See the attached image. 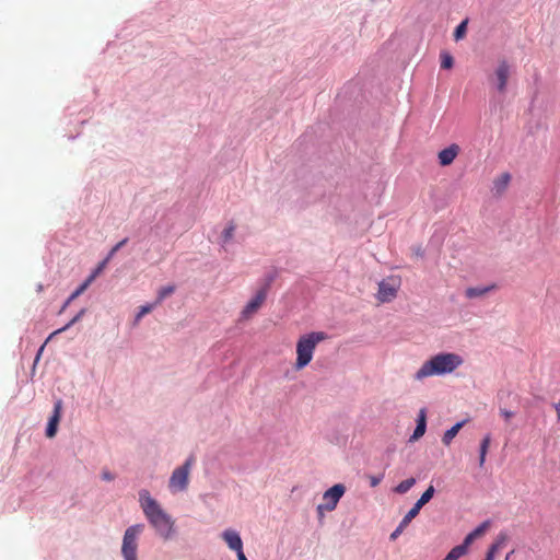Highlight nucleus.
<instances>
[{
	"label": "nucleus",
	"mask_w": 560,
	"mask_h": 560,
	"mask_svg": "<svg viewBox=\"0 0 560 560\" xmlns=\"http://www.w3.org/2000/svg\"><path fill=\"white\" fill-rule=\"evenodd\" d=\"M511 182V175L509 173L501 174L493 182V191L495 195L501 196L508 188Z\"/></svg>",
	"instance_id": "obj_16"
},
{
	"label": "nucleus",
	"mask_w": 560,
	"mask_h": 560,
	"mask_svg": "<svg viewBox=\"0 0 560 560\" xmlns=\"http://www.w3.org/2000/svg\"><path fill=\"white\" fill-rule=\"evenodd\" d=\"M194 457L190 456L189 458H187L184 465L177 467L173 471L168 481V487L172 492L184 491L187 489L189 482V472L194 464Z\"/></svg>",
	"instance_id": "obj_5"
},
{
	"label": "nucleus",
	"mask_w": 560,
	"mask_h": 560,
	"mask_svg": "<svg viewBox=\"0 0 560 560\" xmlns=\"http://www.w3.org/2000/svg\"><path fill=\"white\" fill-rule=\"evenodd\" d=\"M490 523L489 521H486L483 523H481L476 529H474L471 533H469L462 545H459L460 547H465V551L467 552L468 551V547L479 537H481L486 530L488 529Z\"/></svg>",
	"instance_id": "obj_14"
},
{
	"label": "nucleus",
	"mask_w": 560,
	"mask_h": 560,
	"mask_svg": "<svg viewBox=\"0 0 560 560\" xmlns=\"http://www.w3.org/2000/svg\"><path fill=\"white\" fill-rule=\"evenodd\" d=\"M128 242V238H124L122 241L118 242L108 253L107 257H109V260L114 257V255Z\"/></svg>",
	"instance_id": "obj_31"
},
{
	"label": "nucleus",
	"mask_w": 560,
	"mask_h": 560,
	"mask_svg": "<svg viewBox=\"0 0 560 560\" xmlns=\"http://www.w3.org/2000/svg\"><path fill=\"white\" fill-rule=\"evenodd\" d=\"M427 423H425V411L423 409L420 410L419 418L417 421V427L411 435L410 440L416 441L420 439L425 432Z\"/></svg>",
	"instance_id": "obj_17"
},
{
	"label": "nucleus",
	"mask_w": 560,
	"mask_h": 560,
	"mask_svg": "<svg viewBox=\"0 0 560 560\" xmlns=\"http://www.w3.org/2000/svg\"><path fill=\"white\" fill-rule=\"evenodd\" d=\"M454 65V59L448 52L441 54V68L451 69Z\"/></svg>",
	"instance_id": "obj_28"
},
{
	"label": "nucleus",
	"mask_w": 560,
	"mask_h": 560,
	"mask_svg": "<svg viewBox=\"0 0 560 560\" xmlns=\"http://www.w3.org/2000/svg\"><path fill=\"white\" fill-rule=\"evenodd\" d=\"M466 31H467V20L463 21L456 28H455V32H454V37L456 40H459L462 39L465 34H466Z\"/></svg>",
	"instance_id": "obj_29"
},
{
	"label": "nucleus",
	"mask_w": 560,
	"mask_h": 560,
	"mask_svg": "<svg viewBox=\"0 0 560 560\" xmlns=\"http://www.w3.org/2000/svg\"><path fill=\"white\" fill-rule=\"evenodd\" d=\"M460 151V148L458 144L453 143L448 145L447 148L441 150L438 154L439 163L441 166H448L451 165L456 156L458 155Z\"/></svg>",
	"instance_id": "obj_11"
},
{
	"label": "nucleus",
	"mask_w": 560,
	"mask_h": 560,
	"mask_svg": "<svg viewBox=\"0 0 560 560\" xmlns=\"http://www.w3.org/2000/svg\"><path fill=\"white\" fill-rule=\"evenodd\" d=\"M407 526H402V522L399 523L397 528L390 534V539L395 540L406 528Z\"/></svg>",
	"instance_id": "obj_33"
},
{
	"label": "nucleus",
	"mask_w": 560,
	"mask_h": 560,
	"mask_svg": "<svg viewBox=\"0 0 560 560\" xmlns=\"http://www.w3.org/2000/svg\"><path fill=\"white\" fill-rule=\"evenodd\" d=\"M463 363V358L457 353H439L422 364V366L415 374V378L421 381L433 375L450 374L458 369Z\"/></svg>",
	"instance_id": "obj_2"
},
{
	"label": "nucleus",
	"mask_w": 560,
	"mask_h": 560,
	"mask_svg": "<svg viewBox=\"0 0 560 560\" xmlns=\"http://www.w3.org/2000/svg\"><path fill=\"white\" fill-rule=\"evenodd\" d=\"M72 301L73 300H70V296H69L68 300L65 302L63 306L61 307L60 312H63Z\"/></svg>",
	"instance_id": "obj_39"
},
{
	"label": "nucleus",
	"mask_w": 560,
	"mask_h": 560,
	"mask_svg": "<svg viewBox=\"0 0 560 560\" xmlns=\"http://www.w3.org/2000/svg\"><path fill=\"white\" fill-rule=\"evenodd\" d=\"M495 288V284L487 287H470L465 290V295L467 299H477L485 296L487 293L493 291Z\"/></svg>",
	"instance_id": "obj_15"
},
{
	"label": "nucleus",
	"mask_w": 560,
	"mask_h": 560,
	"mask_svg": "<svg viewBox=\"0 0 560 560\" xmlns=\"http://www.w3.org/2000/svg\"><path fill=\"white\" fill-rule=\"evenodd\" d=\"M235 231V224L233 222H230L229 225L224 229L222 233L223 242L226 243L230 240H232Z\"/></svg>",
	"instance_id": "obj_30"
},
{
	"label": "nucleus",
	"mask_w": 560,
	"mask_h": 560,
	"mask_svg": "<svg viewBox=\"0 0 560 560\" xmlns=\"http://www.w3.org/2000/svg\"><path fill=\"white\" fill-rule=\"evenodd\" d=\"M175 291V285H166L159 290L155 305H160L164 299L172 295Z\"/></svg>",
	"instance_id": "obj_21"
},
{
	"label": "nucleus",
	"mask_w": 560,
	"mask_h": 560,
	"mask_svg": "<svg viewBox=\"0 0 560 560\" xmlns=\"http://www.w3.org/2000/svg\"><path fill=\"white\" fill-rule=\"evenodd\" d=\"M383 479V475L380 476H369L371 487H376Z\"/></svg>",
	"instance_id": "obj_34"
},
{
	"label": "nucleus",
	"mask_w": 560,
	"mask_h": 560,
	"mask_svg": "<svg viewBox=\"0 0 560 560\" xmlns=\"http://www.w3.org/2000/svg\"><path fill=\"white\" fill-rule=\"evenodd\" d=\"M435 489L431 485L428 487V489L421 494L419 500L416 502L418 506L422 508L424 506L434 495Z\"/></svg>",
	"instance_id": "obj_23"
},
{
	"label": "nucleus",
	"mask_w": 560,
	"mask_h": 560,
	"mask_svg": "<svg viewBox=\"0 0 560 560\" xmlns=\"http://www.w3.org/2000/svg\"><path fill=\"white\" fill-rule=\"evenodd\" d=\"M506 535L505 534H500L495 541L491 545V547L489 548L488 550V553H491L492 557L494 558V555L495 552L500 549V548H503L505 542H506Z\"/></svg>",
	"instance_id": "obj_22"
},
{
	"label": "nucleus",
	"mask_w": 560,
	"mask_h": 560,
	"mask_svg": "<svg viewBox=\"0 0 560 560\" xmlns=\"http://www.w3.org/2000/svg\"><path fill=\"white\" fill-rule=\"evenodd\" d=\"M143 525L137 524L128 527L122 538L121 553L125 560H137L138 537Z\"/></svg>",
	"instance_id": "obj_4"
},
{
	"label": "nucleus",
	"mask_w": 560,
	"mask_h": 560,
	"mask_svg": "<svg viewBox=\"0 0 560 560\" xmlns=\"http://www.w3.org/2000/svg\"><path fill=\"white\" fill-rule=\"evenodd\" d=\"M61 411H62V400L58 399L54 405V412L50 417L47 428H46V436L47 438H54L57 433L58 423L61 418Z\"/></svg>",
	"instance_id": "obj_10"
},
{
	"label": "nucleus",
	"mask_w": 560,
	"mask_h": 560,
	"mask_svg": "<svg viewBox=\"0 0 560 560\" xmlns=\"http://www.w3.org/2000/svg\"><path fill=\"white\" fill-rule=\"evenodd\" d=\"M443 560H446L445 558Z\"/></svg>",
	"instance_id": "obj_41"
},
{
	"label": "nucleus",
	"mask_w": 560,
	"mask_h": 560,
	"mask_svg": "<svg viewBox=\"0 0 560 560\" xmlns=\"http://www.w3.org/2000/svg\"><path fill=\"white\" fill-rule=\"evenodd\" d=\"M494 77H495L497 90L500 93H505L508 80L510 77V66L505 60H503L499 63L498 68L495 69V72H494Z\"/></svg>",
	"instance_id": "obj_9"
},
{
	"label": "nucleus",
	"mask_w": 560,
	"mask_h": 560,
	"mask_svg": "<svg viewBox=\"0 0 560 560\" xmlns=\"http://www.w3.org/2000/svg\"><path fill=\"white\" fill-rule=\"evenodd\" d=\"M490 443H491V438L489 434L486 435L480 443V450H479V466L480 467H482L486 462V456H487Z\"/></svg>",
	"instance_id": "obj_19"
},
{
	"label": "nucleus",
	"mask_w": 560,
	"mask_h": 560,
	"mask_svg": "<svg viewBox=\"0 0 560 560\" xmlns=\"http://www.w3.org/2000/svg\"><path fill=\"white\" fill-rule=\"evenodd\" d=\"M222 538L226 542L230 549L238 552L243 550V541L237 532L233 529H226L222 533Z\"/></svg>",
	"instance_id": "obj_12"
},
{
	"label": "nucleus",
	"mask_w": 560,
	"mask_h": 560,
	"mask_svg": "<svg viewBox=\"0 0 560 560\" xmlns=\"http://www.w3.org/2000/svg\"><path fill=\"white\" fill-rule=\"evenodd\" d=\"M155 306V303L140 306L139 312L136 315L135 322L138 323L144 315L149 314Z\"/></svg>",
	"instance_id": "obj_27"
},
{
	"label": "nucleus",
	"mask_w": 560,
	"mask_h": 560,
	"mask_svg": "<svg viewBox=\"0 0 560 560\" xmlns=\"http://www.w3.org/2000/svg\"><path fill=\"white\" fill-rule=\"evenodd\" d=\"M466 421H460L454 424L451 429H448L442 436V442L445 445H450L453 441V439L457 435L459 430L464 427Z\"/></svg>",
	"instance_id": "obj_18"
},
{
	"label": "nucleus",
	"mask_w": 560,
	"mask_h": 560,
	"mask_svg": "<svg viewBox=\"0 0 560 560\" xmlns=\"http://www.w3.org/2000/svg\"><path fill=\"white\" fill-rule=\"evenodd\" d=\"M269 289V283H266V285L257 291L255 296L245 305L243 308L241 315L242 318L248 319L250 318L265 303L267 299V293Z\"/></svg>",
	"instance_id": "obj_8"
},
{
	"label": "nucleus",
	"mask_w": 560,
	"mask_h": 560,
	"mask_svg": "<svg viewBox=\"0 0 560 560\" xmlns=\"http://www.w3.org/2000/svg\"><path fill=\"white\" fill-rule=\"evenodd\" d=\"M500 413L502 415V417H503L506 421H508V420H510V419L514 416V413H513L512 411L506 410V409H501V410H500Z\"/></svg>",
	"instance_id": "obj_35"
},
{
	"label": "nucleus",
	"mask_w": 560,
	"mask_h": 560,
	"mask_svg": "<svg viewBox=\"0 0 560 560\" xmlns=\"http://www.w3.org/2000/svg\"><path fill=\"white\" fill-rule=\"evenodd\" d=\"M416 485V479L415 478H408L406 480H402L400 483H398L395 488H394V492L398 493V494H405L407 493L413 486Z\"/></svg>",
	"instance_id": "obj_20"
},
{
	"label": "nucleus",
	"mask_w": 560,
	"mask_h": 560,
	"mask_svg": "<svg viewBox=\"0 0 560 560\" xmlns=\"http://www.w3.org/2000/svg\"><path fill=\"white\" fill-rule=\"evenodd\" d=\"M94 280V276H90L71 295L70 300H75L78 296H80L92 283Z\"/></svg>",
	"instance_id": "obj_26"
},
{
	"label": "nucleus",
	"mask_w": 560,
	"mask_h": 560,
	"mask_svg": "<svg viewBox=\"0 0 560 560\" xmlns=\"http://www.w3.org/2000/svg\"><path fill=\"white\" fill-rule=\"evenodd\" d=\"M102 476H103V479H104V480H107V481H110V480H113V479H114V477L112 476V474H110V472H108V471H104V472L102 474Z\"/></svg>",
	"instance_id": "obj_36"
},
{
	"label": "nucleus",
	"mask_w": 560,
	"mask_h": 560,
	"mask_svg": "<svg viewBox=\"0 0 560 560\" xmlns=\"http://www.w3.org/2000/svg\"><path fill=\"white\" fill-rule=\"evenodd\" d=\"M109 261V257H106L98 266L97 268L93 271V273L91 276H94V279L103 271V269L105 268V266L107 265V262Z\"/></svg>",
	"instance_id": "obj_32"
},
{
	"label": "nucleus",
	"mask_w": 560,
	"mask_h": 560,
	"mask_svg": "<svg viewBox=\"0 0 560 560\" xmlns=\"http://www.w3.org/2000/svg\"><path fill=\"white\" fill-rule=\"evenodd\" d=\"M508 559H509V557H506V559H505V560H508Z\"/></svg>",
	"instance_id": "obj_40"
},
{
	"label": "nucleus",
	"mask_w": 560,
	"mask_h": 560,
	"mask_svg": "<svg viewBox=\"0 0 560 560\" xmlns=\"http://www.w3.org/2000/svg\"><path fill=\"white\" fill-rule=\"evenodd\" d=\"M399 280L396 278H388L378 283L377 299L382 303L390 302L397 295L399 289Z\"/></svg>",
	"instance_id": "obj_7"
},
{
	"label": "nucleus",
	"mask_w": 560,
	"mask_h": 560,
	"mask_svg": "<svg viewBox=\"0 0 560 560\" xmlns=\"http://www.w3.org/2000/svg\"><path fill=\"white\" fill-rule=\"evenodd\" d=\"M422 508L418 506L417 503L408 511V513L401 520L402 526H408L409 523L419 514Z\"/></svg>",
	"instance_id": "obj_24"
},
{
	"label": "nucleus",
	"mask_w": 560,
	"mask_h": 560,
	"mask_svg": "<svg viewBox=\"0 0 560 560\" xmlns=\"http://www.w3.org/2000/svg\"><path fill=\"white\" fill-rule=\"evenodd\" d=\"M325 339H327V335L324 331H312L299 338L296 342L295 370H302L311 363L316 346Z\"/></svg>",
	"instance_id": "obj_3"
},
{
	"label": "nucleus",
	"mask_w": 560,
	"mask_h": 560,
	"mask_svg": "<svg viewBox=\"0 0 560 560\" xmlns=\"http://www.w3.org/2000/svg\"><path fill=\"white\" fill-rule=\"evenodd\" d=\"M85 313V310H81L66 326L55 330L54 332L50 334V336L47 338V340L45 341V343L38 349L37 351V354H36V358H35V363H37L40 359V355L44 351V348L46 346V343L51 339L54 338L55 336H57L58 334H61L62 331H66L67 329H69L72 325H74L78 320L81 319V317L84 315Z\"/></svg>",
	"instance_id": "obj_13"
},
{
	"label": "nucleus",
	"mask_w": 560,
	"mask_h": 560,
	"mask_svg": "<svg viewBox=\"0 0 560 560\" xmlns=\"http://www.w3.org/2000/svg\"><path fill=\"white\" fill-rule=\"evenodd\" d=\"M346 487L341 483H337L326 490L323 494V503L317 506V513L319 516H324V512H331L337 508V504L341 497L345 494Z\"/></svg>",
	"instance_id": "obj_6"
},
{
	"label": "nucleus",
	"mask_w": 560,
	"mask_h": 560,
	"mask_svg": "<svg viewBox=\"0 0 560 560\" xmlns=\"http://www.w3.org/2000/svg\"><path fill=\"white\" fill-rule=\"evenodd\" d=\"M555 409L557 411L558 420H560V400L555 405Z\"/></svg>",
	"instance_id": "obj_38"
},
{
	"label": "nucleus",
	"mask_w": 560,
	"mask_h": 560,
	"mask_svg": "<svg viewBox=\"0 0 560 560\" xmlns=\"http://www.w3.org/2000/svg\"><path fill=\"white\" fill-rule=\"evenodd\" d=\"M139 497L143 513L158 535L165 540L170 539L174 533V521L172 517L163 511L156 500L150 495L149 491L142 490Z\"/></svg>",
	"instance_id": "obj_1"
},
{
	"label": "nucleus",
	"mask_w": 560,
	"mask_h": 560,
	"mask_svg": "<svg viewBox=\"0 0 560 560\" xmlns=\"http://www.w3.org/2000/svg\"><path fill=\"white\" fill-rule=\"evenodd\" d=\"M237 553V559L238 560H247V558L245 557L244 555V551L243 550H240Z\"/></svg>",
	"instance_id": "obj_37"
},
{
	"label": "nucleus",
	"mask_w": 560,
	"mask_h": 560,
	"mask_svg": "<svg viewBox=\"0 0 560 560\" xmlns=\"http://www.w3.org/2000/svg\"><path fill=\"white\" fill-rule=\"evenodd\" d=\"M465 547H460L459 545L454 547L445 557L446 560H458L460 557L466 555Z\"/></svg>",
	"instance_id": "obj_25"
}]
</instances>
